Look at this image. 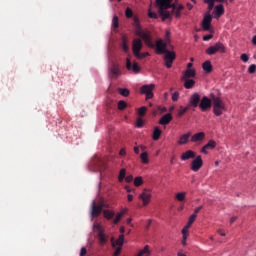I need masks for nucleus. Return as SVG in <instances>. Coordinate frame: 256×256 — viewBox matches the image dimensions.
I'll return each mask as SVG.
<instances>
[{"instance_id":"nucleus-1","label":"nucleus","mask_w":256,"mask_h":256,"mask_svg":"<svg viewBox=\"0 0 256 256\" xmlns=\"http://www.w3.org/2000/svg\"><path fill=\"white\" fill-rule=\"evenodd\" d=\"M173 0H156V7H158V15L161 17L162 21L166 19H173L174 15L176 19L181 17V11L185 9V6L179 4H171Z\"/></svg>"},{"instance_id":"nucleus-2","label":"nucleus","mask_w":256,"mask_h":256,"mask_svg":"<svg viewBox=\"0 0 256 256\" xmlns=\"http://www.w3.org/2000/svg\"><path fill=\"white\" fill-rule=\"evenodd\" d=\"M141 49H143V41L141 38H134L132 42V53L136 59H145V57H149V52L141 53Z\"/></svg>"},{"instance_id":"nucleus-3","label":"nucleus","mask_w":256,"mask_h":256,"mask_svg":"<svg viewBox=\"0 0 256 256\" xmlns=\"http://www.w3.org/2000/svg\"><path fill=\"white\" fill-rule=\"evenodd\" d=\"M212 106L213 113L216 117H221L223 115V111H227V107L225 106V102L219 97L212 98Z\"/></svg>"},{"instance_id":"nucleus-4","label":"nucleus","mask_w":256,"mask_h":256,"mask_svg":"<svg viewBox=\"0 0 256 256\" xmlns=\"http://www.w3.org/2000/svg\"><path fill=\"white\" fill-rule=\"evenodd\" d=\"M225 45L221 42H217L215 45H212L206 49V55H215L217 53H225Z\"/></svg>"},{"instance_id":"nucleus-5","label":"nucleus","mask_w":256,"mask_h":256,"mask_svg":"<svg viewBox=\"0 0 256 256\" xmlns=\"http://www.w3.org/2000/svg\"><path fill=\"white\" fill-rule=\"evenodd\" d=\"M163 55H164V63L167 69H171V67H173V61H175V59L177 58V54H175V52H171L168 50L165 53H163Z\"/></svg>"},{"instance_id":"nucleus-6","label":"nucleus","mask_w":256,"mask_h":256,"mask_svg":"<svg viewBox=\"0 0 256 256\" xmlns=\"http://www.w3.org/2000/svg\"><path fill=\"white\" fill-rule=\"evenodd\" d=\"M167 45H169V42H164L163 39H158L156 44H154V47H156V53L158 55H163V53L168 51Z\"/></svg>"},{"instance_id":"nucleus-7","label":"nucleus","mask_w":256,"mask_h":256,"mask_svg":"<svg viewBox=\"0 0 256 256\" xmlns=\"http://www.w3.org/2000/svg\"><path fill=\"white\" fill-rule=\"evenodd\" d=\"M153 89H155V84L143 85L140 91L143 95H146V99H153Z\"/></svg>"},{"instance_id":"nucleus-8","label":"nucleus","mask_w":256,"mask_h":256,"mask_svg":"<svg viewBox=\"0 0 256 256\" xmlns=\"http://www.w3.org/2000/svg\"><path fill=\"white\" fill-rule=\"evenodd\" d=\"M126 69L128 71H133V73H139V71H141V67H139L137 62H131V56L126 58Z\"/></svg>"},{"instance_id":"nucleus-9","label":"nucleus","mask_w":256,"mask_h":256,"mask_svg":"<svg viewBox=\"0 0 256 256\" xmlns=\"http://www.w3.org/2000/svg\"><path fill=\"white\" fill-rule=\"evenodd\" d=\"M211 105H213L211 99H209V97L207 96H204L202 99L200 98V103L198 104V107L201 109V111H208V109H211Z\"/></svg>"},{"instance_id":"nucleus-10","label":"nucleus","mask_w":256,"mask_h":256,"mask_svg":"<svg viewBox=\"0 0 256 256\" xmlns=\"http://www.w3.org/2000/svg\"><path fill=\"white\" fill-rule=\"evenodd\" d=\"M95 229L98 231V241L100 245H105L107 243V235H105V232H103V228H101V224H95Z\"/></svg>"},{"instance_id":"nucleus-11","label":"nucleus","mask_w":256,"mask_h":256,"mask_svg":"<svg viewBox=\"0 0 256 256\" xmlns=\"http://www.w3.org/2000/svg\"><path fill=\"white\" fill-rule=\"evenodd\" d=\"M201 101V95L199 93H193L189 98L188 107H199V103Z\"/></svg>"},{"instance_id":"nucleus-12","label":"nucleus","mask_w":256,"mask_h":256,"mask_svg":"<svg viewBox=\"0 0 256 256\" xmlns=\"http://www.w3.org/2000/svg\"><path fill=\"white\" fill-rule=\"evenodd\" d=\"M201 167H203V158L199 155L191 162V169L197 173Z\"/></svg>"},{"instance_id":"nucleus-13","label":"nucleus","mask_w":256,"mask_h":256,"mask_svg":"<svg viewBox=\"0 0 256 256\" xmlns=\"http://www.w3.org/2000/svg\"><path fill=\"white\" fill-rule=\"evenodd\" d=\"M151 190H147L145 189L139 196V199H141L143 201V205L144 207L149 205L150 201H151Z\"/></svg>"},{"instance_id":"nucleus-14","label":"nucleus","mask_w":256,"mask_h":256,"mask_svg":"<svg viewBox=\"0 0 256 256\" xmlns=\"http://www.w3.org/2000/svg\"><path fill=\"white\" fill-rule=\"evenodd\" d=\"M140 37H141V39H143V41L147 45V47H150L151 49L155 48V44L153 43V40L151 39L150 32H144Z\"/></svg>"},{"instance_id":"nucleus-15","label":"nucleus","mask_w":256,"mask_h":256,"mask_svg":"<svg viewBox=\"0 0 256 256\" xmlns=\"http://www.w3.org/2000/svg\"><path fill=\"white\" fill-rule=\"evenodd\" d=\"M140 37H141V39H143V41L147 45V47H150L151 49L155 48V44L153 43V40L151 39L150 32H144Z\"/></svg>"},{"instance_id":"nucleus-16","label":"nucleus","mask_w":256,"mask_h":256,"mask_svg":"<svg viewBox=\"0 0 256 256\" xmlns=\"http://www.w3.org/2000/svg\"><path fill=\"white\" fill-rule=\"evenodd\" d=\"M213 21V16L211 14H206L202 21V28L204 31H209L211 29V22Z\"/></svg>"},{"instance_id":"nucleus-17","label":"nucleus","mask_w":256,"mask_h":256,"mask_svg":"<svg viewBox=\"0 0 256 256\" xmlns=\"http://www.w3.org/2000/svg\"><path fill=\"white\" fill-rule=\"evenodd\" d=\"M103 213V205H97L95 203L92 204L91 217L94 219L95 217H99Z\"/></svg>"},{"instance_id":"nucleus-18","label":"nucleus","mask_w":256,"mask_h":256,"mask_svg":"<svg viewBox=\"0 0 256 256\" xmlns=\"http://www.w3.org/2000/svg\"><path fill=\"white\" fill-rule=\"evenodd\" d=\"M119 75H121V70L119 69V65L113 64L109 72L110 79H117Z\"/></svg>"},{"instance_id":"nucleus-19","label":"nucleus","mask_w":256,"mask_h":256,"mask_svg":"<svg viewBox=\"0 0 256 256\" xmlns=\"http://www.w3.org/2000/svg\"><path fill=\"white\" fill-rule=\"evenodd\" d=\"M214 19H220L221 15H225V7H223V4L216 5L214 8Z\"/></svg>"},{"instance_id":"nucleus-20","label":"nucleus","mask_w":256,"mask_h":256,"mask_svg":"<svg viewBox=\"0 0 256 256\" xmlns=\"http://www.w3.org/2000/svg\"><path fill=\"white\" fill-rule=\"evenodd\" d=\"M110 241L113 249H115L117 246L123 247V243L125 242V235L121 234L116 241H115V238H111Z\"/></svg>"},{"instance_id":"nucleus-21","label":"nucleus","mask_w":256,"mask_h":256,"mask_svg":"<svg viewBox=\"0 0 256 256\" xmlns=\"http://www.w3.org/2000/svg\"><path fill=\"white\" fill-rule=\"evenodd\" d=\"M171 121H173V115H171V113H167L160 118L159 125H169Z\"/></svg>"},{"instance_id":"nucleus-22","label":"nucleus","mask_w":256,"mask_h":256,"mask_svg":"<svg viewBox=\"0 0 256 256\" xmlns=\"http://www.w3.org/2000/svg\"><path fill=\"white\" fill-rule=\"evenodd\" d=\"M189 159H195V152L193 150H188L181 155L182 161H189Z\"/></svg>"},{"instance_id":"nucleus-23","label":"nucleus","mask_w":256,"mask_h":256,"mask_svg":"<svg viewBox=\"0 0 256 256\" xmlns=\"http://www.w3.org/2000/svg\"><path fill=\"white\" fill-rule=\"evenodd\" d=\"M196 75H197V72H195V69H186L181 79H192Z\"/></svg>"},{"instance_id":"nucleus-24","label":"nucleus","mask_w":256,"mask_h":256,"mask_svg":"<svg viewBox=\"0 0 256 256\" xmlns=\"http://www.w3.org/2000/svg\"><path fill=\"white\" fill-rule=\"evenodd\" d=\"M203 139H205V133L204 132H199L194 134L191 137V142L192 143H199V141H203Z\"/></svg>"},{"instance_id":"nucleus-25","label":"nucleus","mask_w":256,"mask_h":256,"mask_svg":"<svg viewBox=\"0 0 256 256\" xmlns=\"http://www.w3.org/2000/svg\"><path fill=\"white\" fill-rule=\"evenodd\" d=\"M189 137H191V132H188L180 136L178 140V145H187V143H189Z\"/></svg>"},{"instance_id":"nucleus-26","label":"nucleus","mask_w":256,"mask_h":256,"mask_svg":"<svg viewBox=\"0 0 256 256\" xmlns=\"http://www.w3.org/2000/svg\"><path fill=\"white\" fill-rule=\"evenodd\" d=\"M202 69L205 73H211L213 71V65H211V61L207 60L202 64Z\"/></svg>"},{"instance_id":"nucleus-27","label":"nucleus","mask_w":256,"mask_h":256,"mask_svg":"<svg viewBox=\"0 0 256 256\" xmlns=\"http://www.w3.org/2000/svg\"><path fill=\"white\" fill-rule=\"evenodd\" d=\"M136 256H151V248L149 245L144 246V248L140 250Z\"/></svg>"},{"instance_id":"nucleus-28","label":"nucleus","mask_w":256,"mask_h":256,"mask_svg":"<svg viewBox=\"0 0 256 256\" xmlns=\"http://www.w3.org/2000/svg\"><path fill=\"white\" fill-rule=\"evenodd\" d=\"M103 215L105 219H107L108 221H111V219L115 217V212L113 210L105 209L103 210Z\"/></svg>"},{"instance_id":"nucleus-29","label":"nucleus","mask_w":256,"mask_h":256,"mask_svg":"<svg viewBox=\"0 0 256 256\" xmlns=\"http://www.w3.org/2000/svg\"><path fill=\"white\" fill-rule=\"evenodd\" d=\"M184 82L185 89H193L195 87V80L193 79H182Z\"/></svg>"},{"instance_id":"nucleus-30","label":"nucleus","mask_w":256,"mask_h":256,"mask_svg":"<svg viewBox=\"0 0 256 256\" xmlns=\"http://www.w3.org/2000/svg\"><path fill=\"white\" fill-rule=\"evenodd\" d=\"M161 129L159 127H155L154 128V131H153V136H152V139L154 141H159L160 137H161Z\"/></svg>"},{"instance_id":"nucleus-31","label":"nucleus","mask_w":256,"mask_h":256,"mask_svg":"<svg viewBox=\"0 0 256 256\" xmlns=\"http://www.w3.org/2000/svg\"><path fill=\"white\" fill-rule=\"evenodd\" d=\"M140 159L144 165H147V163H149V155L147 154V152H143L140 155Z\"/></svg>"},{"instance_id":"nucleus-32","label":"nucleus","mask_w":256,"mask_h":256,"mask_svg":"<svg viewBox=\"0 0 256 256\" xmlns=\"http://www.w3.org/2000/svg\"><path fill=\"white\" fill-rule=\"evenodd\" d=\"M118 93L122 95V97H129V89L127 88H119Z\"/></svg>"},{"instance_id":"nucleus-33","label":"nucleus","mask_w":256,"mask_h":256,"mask_svg":"<svg viewBox=\"0 0 256 256\" xmlns=\"http://www.w3.org/2000/svg\"><path fill=\"white\" fill-rule=\"evenodd\" d=\"M126 173H127V170H125V168H122V169L120 170V173H119V176H118V181H119L120 183H122V181L125 179Z\"/></svg>"},{"instance_id":"nucleus-34","label":"nucleus","mask_w":256,"mask_h":256,"mask_svg":"<svg viewBox=\"0 0 256 256\" xmlns=\"http://www.w3.org/2000/svg\"><path fill=\"white\" fill-rule=\"evenodd\" d=\"M205 146V149H215L217 143L214 140H210Z\"/></svg>"},{"instance_id":"nucleus-35","label":"nucleus","mask_w":256,"mask_h":256,"mask_svg":"<svg viewBox=\"0 0 256 256\" xmlns=\"http://www.w3.org/2000/svg\"><path fill=\"white\" fill-rule=\"evenodd\" d=\"M204 3H207L209 12L213 11V7H215L214 0H204Z\"/></svg>"},{"instance_id":"nucleus-36","label":"nucleus","mask_w":256,"mask_h":256,"mask_svg":"<svg viewBox=\"0 0 256 256\" xmlns=\"http://www.w3.org/2000/svg\"><path fill=\"white\" fill-rule=\"evenodd\" d=\"M148 17L150 19H159V14L156 12L151 11V8L148 9Z\"/></svg>"},{"instance_id":"nucleus-37","label":"nucleus","mask_w":256,"mask_h":256,"mask_svg":"<svg viewBox=\"0 0 256 256\" xmlns=\"http://www.w3.org/2000/svg\"><path fill=\"white\" fill-rule=\"evenodd\" d=\"M134 185H135V187H141V185H143V178L142 177H136L134 179Z\"/></svg>"},{"instance_id":"nucleus-38","label":"nucleus","mask_w":256,"mask_h":256,"mask_svg":"<svg viewBox=\"0 0 256 256\" xmlns=\"http://www.w3.org/2000/svg\"><path fill=\"white\" fill-rule=\"evenodd\" d=\"M185 195H187V193H185V192L177 193L176 194L177 201H185Z\"/></svg>"},{"instance_id":"nucleus-39","label":"nucleus","mask_w":256,"mask_h":256,"mask_svg":"<svg viewBox=\"0 0 256 256\" xmlns=\"http://www.w3.org/2000/svg\"><path fill=\"white\" fill-rule=\"evenodd\" d=\"M127 108V102H125V101H123V100H120L119 102H118V109L120 110V111H123L124 109H126Z\"/></svg>"},{"instance_id":"nucleus-40","label":"nucleus","mask_w":256,"mask_h":256,"mask_svg":"<svg viewBox=\"0 0 256 256\" xmlns=\"http://www.w3.org/2000/svg\"><path fill=\"white\" fill-rule=\"evenodd\" d=\"M145 113H147V107L142 106L138 109V115H140V117H144Z\"/></svg>"},{"instance_id":"nucleus-41","label":"nucleus","mask_w":256,"mask_h":256,"mask_svg":"<svg viewBox=\"0 0 256 256\" xmlns=\"http://www.w3.org/2000/svg\"><path fill=\"white\" fill-rule=\"evenodd\" d=\"M112 25H113L114 29H117L119 27V17H117V16L113 17Z\"/></svg>"},{"instance_id":"nucleus-42","label":"nucleus","mask_w":256,"mask_h":256,"mask_svg":"<svg viewBox=\"0 0 256 256\" xmlns=\"http://www.w3.org/2000/svg\"><path fill=\"white\" fill-rule=\"evenodd\" d=\"M121 219H123V216H122V214L120 212H118L116 214V218L113 220V224L117 225L119 223V221H121Z\"/></svg>"},{"instance_id":"nucleus-43","label":"nucleus","mask_w":256,"mask_h":256,"mask_svg":"<svg viewBox=\"0 0 256 256\" xmlns=\"http://www.w3.org/2000/svg\"><path fill=\"white\" fill-rule=\"evenodd\" d=\"M122 49H123L124 53L129 52V45H127V40H125V39L122 41Z\"/></svg>"},{"instance_id":"nucleus-44","label":"nucleus","mask_w":256,"mask_h":256,"mask_svg":"<svg viewBox=\"0 0 256 256\" xmlns=\"http://www.w3.org/2000/svg\"><path fill=\"white\" fill-rule=\"evenodd\" d=\"M125 16L127 17V19H131V17H133V10H131V8H126Z\"/></svg>"},{"instance_id":"nucleus-45","label":"nucleus","mask_w":256,"mask_h":256,"mask_svg":"<svg viewBox=\"0 0 256 256\" xmlns=\"http://www.w3.org/2000/svg\"><path fill=\"white\" fill-rule=\"evenodd\" d=\"M189 106H186L185 108H182L179 112H178V117H183V115L186 114L187 111H189Z\"/></svg>"},{"instance_id":"nucleus-46","label":"nucleus","mask_w":256,"mask_h":256,"mask_svg":"<svg viewBox=\"0 0 256 256\" xmlns=\"http://www.w3.org/2000/svg\"><path fill=\"white\" fill-rule=\"evenodd\" d=\"M135 33L138 37H140L141 35H143L145 33V31H143V29L141 28V26H136V30Z\"/></svg>"},{"instance_id":"nucleus-47","label":"nucleus","mask_w":256,"mask_h":256,"mask_svg":"<svg viewBox=\"0 0 256 256\" xmlns=\"http://www.w3.org/2000/svg\"><path fill=\"white\" fill-rule=\"evenodd\" d=\"M123 250V247H121V246H118V247H116L115 248V251H114V253H113V256H119V255H121V251Z\"/></svg>"},{"instance_id":"nucleus-48","label":"nucleus","mask_w":256,"mask_h":256,"mask_svg":"<svg viewBox=\"0 0 256 256\" xmlns=\"http://www.w3.org/2000/svg\"><path fill=\"white\" fill-rule=\"evenodd\" d=\"M144 123H145V122L143 121V119L138 118L137 121H136V127H137L138 129H141V127H143Z\"/></svg>"},{"instance_id":"nucleus-49","label":"nucleus","mask_w":256,"mask_h":256,"mask_svg":"<svg viewBox=\"0 0 256 256\" xmlns=\"http://www.w3.org/2000/svg\"><path fill=\"white\" fill-rule=\"evenodd\" d=\"M195 219H197V215L192 214L188 219V223H190V225H193V223H195Z\"/></svg>"},{"instance_id":"nucleus-50","label":"nucleus","mask_w":256,"mask_h":256,"mask_svg":"<svg viewBox=\"0 0 256 256\" xmlns=\"http://www.w3.org/2000/svg\"><path fill=\"white\" fill-rule=\"evenodd\" d=\"M255 71H256V65L255 64L250 65L248 68V73L253 74L255 73Z\"/></svg>"},{"instance_id":"nucleus-51","label":"nucleus","mask_w":256,"mask_h":256,"mask_svg":"<svg viewBox=\"0 0 256 256\" xmlns=\"http://www.w3.org/2000/svg\"><path fill=\"white\" fill-rule=\"evenodd\" d=\"M240 58H241V61H243L244 63H247V61H249V55L247 54H242Z\"/></svg>"},{"instance_id":"nucleus-52","label":"nucleus","mask_w":256,"mask_h":256,"mask_svg":"<svg viewBox=\"0 0 256 256\" xmlns=\"http://www.w3.org/2000/svg\"><path fill=\"white\" fill-rule=\"evenodd\" d=\"M179 100V92H174L172 94V101H178Z\"/></svg>"},{"instance_id":"nucleus-53","label":"nucleus","mask_w":256,"mask_h":256,"mask_svg":"<svg viewBox=\"0 0 256 256\" xmlns=\"http://www.w3.org/2000/svg\"><path fill=\"white\" fill-rule=\"evenodd\" d=\"M169 37H171V32H169V31H166V35H165V42L166 43H170V39H169Z\"/></svg>"},{"instance_id":"nucleus-54","label":"nucleus","mask_w":256,"mask_h":256,"mask_svg":"<svg viewBox=\"0 0 256 256\" xmlns=\"http://www.w3.org/2000/svg\"><path fill=\"white\" fill-rule=\"evenodd\" d=\"M182 235H183V237H189V230L184 227L182 229Z\"/></svg>"},{"instance_id":"nucleus-55","label":"nucleus","mask_w":256,"mask_h":256,"mask_svg":"<svg viewBox=\"0 0 256 256\" xmlns=\"http://www.w3.org/2000/svg\"><path fill=\"white\" fill-rule=\"evenodd\" d=\"M210 39H213V34L203 36V41H210Z\"/></svg>"},{"instance_id":"nucleus-56","label":"nucleus","mask_w":256,"mask_h":256,"mask_svg":"<svg viewBox=\"0 0 256 256\" xmlns=\"http://www.w3.org/2000/svg\"><path fill=\"white\" fill-rule=\"evenodd\" d=\"M134 26L135 27H141V24L139 23V18H137V17H134Z\"/></svg>"},{"instance_id":"nucleus-57","label":"nucleus","mask_w":256,"mask_h":256,"mask_svg":"<svg viewBox=\"0 0 256 256\" xmlns=\"http://www.w3.org/2000/svg\"><path fill=\"white\" fill-rule=\"evenodd\" d=\"M85 255H87V249L86 248H81L80 256H85Z\"/></svg>"},{"instance_id":"nucleus-58","label":"nucleus","mask_w":256,"mask_h":256,"mask_svg":"<svg viewBox=\"0 0 256 256\" xmlns=\"http://www.w3.org/2000/svg\"><path fill=\"white\" fill-rule=\"evenodd\" d=\"M126 183H131L133 181V175H129L125 178Z\"/></svg>"},{"instance_id":"nucleus-59","label":"nucleus","mask_w":256,"mask_h":256,"mask_svg":"<svg viewBox=\"0 0 256 256\" xmlns=\"http://www.w3.org/2000/svg\"><path fill=\"white\" fill-rule=\"evenodd\" d=\"M201 209H203V206H199V207L195 208L193 215H196V217H197V213H199V211H201Z\"/></svg>"},{"instance_id":"nucleus-60","label":"nucleus","mask_w":256,"mask_h":256,"mask_svg":"<svg viewBox=\"0 0 256 256\" xmlns=\"http://www.w3.org/2000/svg\"><path fill=\"white\" fill-rule=\"evenodd\" d=\"M151 223H153V220H152V219H149V220H148V224L145 226V229H146L147 231H149V227H151Z\"/></svg>"},{"instance_id":"nucleus-61","label":"nucleus","mask_w":256,"mask_h":256,"mask_svg":"<svg viewBox=\"0 0 256 256\" xmlns=\"http://www.w3.org/2000/svg\"><path fill=\"white\" fill-rule=\"evenodd\" d=\"M127 211H128L127 208H124L119 213L122 214V217H123L124 215H126Z\"/></svg>"},{"instance_id":"nucleus-62","label":"nucleus","mask_w":256,"mask_h":256,"mask_svg":"<svg viewBox=\"0 0 256 256\" xmlns=\"http://www.w3.org/2000/svg\"><path fill=\"white\" fill-rule=\"evenodd\" d=\"M119 155H121L122 157L126 155L125 149L122 148L119 152Z\"/></svg>"},{"instance_id":"nucleus-63","label":"nucleus","mask_w":256,"mask_h":256,"mask_svg":"<svg viewBox=\"0 0 256 256\" xmlns=\"http://www.w3.org/2000/svg\"><path fill=\"white\" fill-rule=\"evenodd\" d=\"M208 148H205V146L201 149V153H204V155H207Z\"/></svg>"},{"instance_id":"nucleus-64","label":"nucleus","mask_w":256,"mask_h":256,"mask_svg":"<svg viewBox=\"0 0 256 256\" xmlns=\"http://www.w3.org/2000/svg\"><path fill=\"white\" fill-rule=\"evenodd\" d=\"M252 43H253V45H255V46H256V35H255V36H253V38H252Z\"/></svg>"}]
</instances>
